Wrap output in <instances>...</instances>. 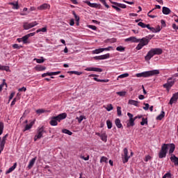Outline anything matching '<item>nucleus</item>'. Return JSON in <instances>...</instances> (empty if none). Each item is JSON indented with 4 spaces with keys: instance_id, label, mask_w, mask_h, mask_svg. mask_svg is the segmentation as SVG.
Instances as JSON below:
<instances>
[{
    "instance_id": "6ab92c4d",
    "label": "nucleus",
    "mask_w": 178,
    "mask_h": 178,
    "mask_svg": "<svg viewBox=\"0 0 178 178\" xmlns=\"http://www.w3.org/2000/svg\"><path fill=\"white\" fill-rule=\"evenodd\" d=\"M17 166V163H15L13 164V165L12 167H10L6 172V175H9V173H12V172H13V170H15L16 169Z\"/></svg>"
},
{
    "instance_id": "680f3d73",
    "label": "nucleus",
    "mask_w": 178,
    "mask_h": 178,
    "mask_svg": "<svg viewBox=\"0 0 178 178\" xmlns=\"http://www.w3.org/2000/svg\"><path fill=\"white\" fill-rule=\"evenodd\" d=\"M88 29H91V30H94V31L97 30V26L94 25H88Z\"/></svg>"
},
{
    "instance_id": "f257e3e1",
    "label": "nucleus",
    "mask_w": 178,
    "mask_h": 178,
    "mask_svg": "<svg viewBox=\"0 0 178 178\" xmlns=\"http://www.w3.org/2000/svg\"><path fill=\"white\" fill-rule=\"evenodd\" d=\"M175 149H176V145H175V143H163L161 145V149L159 152V158L160 159H163V158H166L168 151H169L170 154H172L173 152H175Z\"/></svg>"
},
{
    "instance_id": "774afa93",
    "label": "nucleus",
    "mask_w": 178,
    "mask_h": 178,
    "mask_svg": "<svg viewBox=\"0 0 178 178\" xmlns=\"http://www.w3.org/2000/svg\"><path fill=\"white\" fill-rule=\"evenodd\" d=\"M172 29L174 30H178V26L176 24H172Z\"/></svg>"
},
{
    "instance_id": "c03bdc74",
    "label": "nucleus",
    "mask_w": 178,
    "mask_h": 178,
    "mask_svg": "<svg viewBox=\"0 0 178 178\" xmlns=\"http://www.w3.org/2000/svg\"><path fill=\"white\" fill-rule=\"evenodd\" d=\"M1 70H5L9 72V66L1 65Z\"/></svg>"
},
{
    "instance_id": "603ef678",
    "label": "nucleus",
    "mask_w": 178,
    "mask_h": 178,
    "mask_svg": "<svg viewBox=\"0 0 178 178\" xmlns=\"http://www.w3.org/2000/svg\"><path fill=\"white\" fill-rule=\"evenodd\" d=\"M36 113L41 115V113H45V110L42 109V108H40L36 110Z\"/></svg>"
},
{
    "instance_id": "69168bd1",
    "label": "nucleus",
    "mask_w": 178,
    "mask_h": 178,
    "mask_svg": "<svg viewBox=\"0 0 178 178\" xmlns=\"http://www.w3.org/2000/svg\"><path fill=\"white\" fill-rule=\"evenodd\" d=\"M161 24L162 27H166V22H165V20L161 19Z\"/></svg>"
},
{
    "instance_id": "473e14b6",
    "label": "nucleus",
    "mask_w": 178,
    "mask_h": 178,
    "mask_svg": "<svg viewBox=\"0 0 178 178\" xmlns=\"http://www.w3.org/2000/svg\"><path fill=\"white\" fill-rule=\"evenodd\" d=\"M140 124H141V126H144L145 124H148V118H143Z\"/></svg>"
},
{
    "instance_id": "338daca9",
    "label": "nucleus",
    "mask_w": 178,
    "mask_h": 178,
    "mask_svg": "<svg viewBox=\"0 0 178 178\" xmlns=\"http://www.w3.org/2000/svg\"><path fill=\"white\" fill-rule=\"evenodd\" d=\"M17 101V98H14L13 100L12 101L11 104H10V106H13V105H15V104H16Z\"/></svg>"
},
{
    "instance_id": "13d9d810",
    "label": "nucleus",
    "mask_w": 178,
    "mask_h": 178,
    "mask_svg": "<svg viewBox=\"0 0 178 178\" xmlns=\"http://www.w3.org/2000/svg\"><path fill=\"white\" fill-rule=\"evenodd\" d=\"M60 71L58 72H50V76H56L57 74H60Z\"/></svg>"
},
{
    "instance_id": "bb28decb",
    "label": "nucleus",
    "mask_w": 178,
    "mask_h": 178,
    "mask_svg": "<svg viewBox=\"0 0 178 178\" xmlns=\"http://www.w3.org/2000/svg\"><path fill=\"white\" fill-rule=\"evenodd\" d=\"M9 5H12L13 9H19V2L16 1L15 3L11 2Z\"/></svg>"
},
{
    "instance_id": "58836bf2",
    "label": "nucleus",
    "mask_w": 178,
    "mask_h": 178,
    "mask_svg": "<svg viewBox=\"0 0 178 178\" xmlns=\"http://www.w3.org/2000/svg\"><path fill=\"white\" fill-rule=\"evenodd\" d=\"M70 73L71 74H76V76H81V74H83V72L79 71H71Z\"/></svg>"
},
{
    "instance_id": "2f4dec72",
    "label": "nucleus",
    "mask_w": 178,
    "mask_h": 178,
    "mask_svg": "<svg viewBox=\"0 0 178 178\" xmlns=\"http://www.w3.org/2000/svg\"><path fill=\"white\" fill-rule=\"evenodd\" d=\"M83 119H86V116L84 115H81L79 117L76 118V120H78V123H81Z\"/></svg>"
},
{
    "instance_id": "c9c22d12",
    "label": "nucleus",
    "mask_w": 178,
    "mask_h": 178,
    "mask_svg": "<svg viewBox=\"0 0 178 178\" xmlns=\"http://www.w3.org/2000/svg\"><path fill=\"white\" fill-rule=\"evenodd\" d=\"M72 15L75 17L76 22H80V17H79L78 15L76 14V12L74 10L72 11Z\"/></svg>"
},
{
    "instance_id": "f03ea898",
    "label": "nucleus",
    "mask_w": 178,
    "mask_h": 178,
    "mask_svg": "<svg viewBox=\"0 0 178 178\" xmlns=\"http://www.w3.org/2000/svg\"><path fill=\"white\" fill-rule=\"evenodd\" d=\"M66 118H67L66 113H60L56 117L51 118L49 124L51 126H58V122H60V120H63V119H66Z\"/></svg>"
},
{
    "instance_id": "a878e982",
    "label": "nucleus",
    "mask_w": 178,
    "mask_h": 178,
    "mask_svg": "<svg viewBox=\"0 0 178 178\" xmlns=\"http://www.w3.org/2000/svg\"><path fill=\"white\" fill-rule=\"evenodd\" d=\"M149 30L150 31H152V33H159V31H161V27L160 26H158L157 28L152 27Z\"/></svg>"
},
{
    "instance_id": "bf43d9fd",
    "label": "nucleus",
    "mask_w": 178,
    "mask_h": 178,
    "mask_svg": "<svg viewBox=\"0 0 178 178\" xmlns=\"http://www.w3.org/2000/svg\"><path fill=\"white\" fill-rule=\"evenodd\" d=\"M144 105L145 106V107H143V109L145 111H148V109H149V104L148 103H144Z\"/></svg>"
},
{
    "instance_id": "39448f33",
    "label": "nucleus",
    "mask_w": 178,
    "mask_h": 178,
    "mask_svg": "<svg viewBox=\"0 0 178 178\" xmlns=\"http://www.w3.org/2000/svg\"><path fill=\"white\" fill-rule=\"evenodd\" d=\"M111 3L113 4L112 8L113 9H115L117 12H121L122 9H126L127 8V6L126 4L115 2V1H111ZM120 8L122 9H120Z\"/></svg>"
},
{
    "instance_id": "5fc2aeb1",
    "label": "nucleus",
    "mask_w": 178,
    "mask_h": 178,
    "mask_svg": "<svg viewBox=\"0 0 178 178\" xmlns=\"http://www.w3.org/2000/svg\"><path fill=\"white\" fill-rule=\"evenodd\" d=\"M143 47L144 46L139 42V44L136 46V49H137V51H140V49H143Z\"/></svg>"
},
{
    "instance_id": "79ce46f5",
    "label": "nucleus",
    "mask_w": 178,
    "mask_h": 178,
    "mask_svg": "<svg viewBox=\"0 0 178 178\" xmlns=\"http://www.w3.org/2000/svg\"><path fill=\"white\" fill-rule=\"evenodd\" d=\"M106 111L108 112H111V111H113V106L112 104H108L107 105V108H106Z\"/></svg>"
},
{
    "instance_id": "f704fd0d",
    "label": "nucleus",
    "mask_w": 178,
    "mask_h": 178,
    "mask_svg": "<svg viewBox=\"0 0 178 178\" xmlns=\"http://www.w3.org/2000/svg\"><path fill=\"white\" fill-rule=\"evenodd\" d=\"M154 10H155V8H153L152 10H151L147 13L148 17H151V19H155V17H156V15H149V14L152 13V12H154Z\"/></svg>"
},
{
    "instance_id": "ddd939ff",
    "label": "nucleus",
    "mask_w": 178,
    "mask_h": 178,
    "mask_svg": "<svg viewBox=\"0 0 178 178\" xmlns=\"http://www.w3.org/2000/svg\"><path fill=\"white\" fill-rule=\"evenodd\" d=\"M140 42V40L134 36L129 37L125 39V42Z\"/></svg>"
},
{
    "instance_id": "0e129e2a",
    "label": "nucleus",
    "mask_w": 178,
    "mask_h": 178,
    "mask_svg": "<svg viewBox=\"0 0 178 178\" xmlns=\"http://www.w3.org/2000/svg\"><path fill=\"white\" fill-rule=\"evenodd\" d=\"M4 148H5V143H0V151L1 152L3 151Z\"/></svg>"
},
{
    "instance_id": "0eeeda50",
    "label": "nucleus",
    "mask_w": 178,
    "mask_h": 178,
    "mask_svg": "<svg viewBox=\"0 0 178 178\" xmlns=\"http://www.w3.org/2000/svg\"><path fill=\"white\" fill-rule=\"evenodd\" d=\"M124 154H122V159L123 163H127L129 162V159H130V156H129V149L127 147L124 149Z\"/></svg>"
},
{
    "instance_id": "4468645a",
    "label": "nucleus",
    "mask_w": 178,
    "mask_h": 178,
    "mask_svg": "<svg viewBox=\"0 0 178 178\" xmlns=\"http://www.w3.org/2000/svg\"><path fill=\"white\" fill-rule=\"evenodd\" d=\"M140 42L143 47H145V45H148L149 44V42L147 40L146 38H143L141 39H138Z\"/></svg>"
},
{
    "instance_id": "a18cd8bd",
    "label": "nucleus",
    "mask_w": 178,
    "mask_h": 178,
    "mask_svg": "<svg viewBox=\"0 0 178 178\" xmlns=\"http://www.w3.org/2000/svg\"><path fill=\"white\" fill-rule=\"evenodd\" d=\"M116 94L120 97H124L126 95V91L117 92Z\"/></svg>"
},
{
    "instance_id": "37998d69",
    "label": "nucleus",
    "mask_w": 178,
    "mask_h": 178,
    "mask_svg": "<svg viewBox=\"0 0 178 178\" xmlns=\"http://www.w3.org/2000/svg\"><path fill=\"white\" fill-rule=\"evenodd\" d=\"M163 87L164 88H166V90H168V91H169V90H170V88H172V86L167 82L166 83H165Z\"/></svg>"
},
{
    "instance_id": "de8ad7c7",
    "label": "nucleus",
    "mask_w": 178,
    "mask_h": 178,
    "mask_svg": "<svg viewBox=\"0 0 178 178\" xmlns=\"http://www.w3.org/2000/svg\"><path fill=\"white\" fill-rule=\"evenodd\" d=\"M154 37H155V35H147V36H146L145 38L149 42V41H151V40H152V38H154Z\"/></svg>"
},
{
    "instance_id": "a19ab883",
    "label": "nucleus",
    "mask_w": 178,
    "mask_h": 178,
    "mask_svg": "<svg viewBox=\"0 0 178 178\" xmlns=\"http://www.w3.org/2000/svg\"><path fill=\"white\" fill-rule=\"evenodd\" d=\"M22 42H24V44H27V40H29V36L27 35H26L22 38Z\"/></svg>"
},
{
    "instance_id": "9d476101",
    "label": "nucleus",
    "mask_w": 178,
    "mask_h": 178,
    "mask_svg": "<svg viewBox=\"0 0 178 178\" xmlns=\"http://www.w3.org/2000/svg\"><path fill=\"white\" fill-rule=\"evenodd\" d=\"M86 72H98L99 73H101L103 72V70L102 68L98 67H89L85 69Z\"/></svg>"
},
{
    "instance_id": "864d4df0",
    "label": "nucleus",
    "mask_w": 178,
    "mask_h": 178,
    "mask_svg": "<svg viewBox=\"0 0 178 178\" xmlns=\"http://www.w3.org/2000/svg\"><path fill=\"white\" fill-rule=\"evenodd\" d=\"M172 178V174L170 172L165 173L162 178Z\"/></svg>"
},
{
    "instance_id": "f3484780",
    "label": "nucleus",
    "mask_w": 178,
    "mask_h": 178,
    "mask_svg": "<svg viewBox=\"0 0 178 178\" xmlns=\"http://www.w3.org/2000/svg\"><path fill=\"white\" fill-rule=\"evenodd\" d=\"M35 161H37V156L33 158L30 161L27 166L28 169H31L33 166H34V163H35Z\"/></svg>"
},
{
    "instance_id": "49530a36",
    "label": "nucleus",
    "mask_w": 178,
    "mask_h": 178,
    "mask_svg": "<svg viewBox=\"0 0 178 178\" xmlns=\"http://www.w3.org/2000/svg\"><path fill=\"white\" fill-rule=\"evenodd\" d=\"M101 3H103L105 7L107 8V9H109V5L106 3V0H99Z\"/></svg>"
},
{
    "instance_id": "4be33fe9",
    "label": "nucleus",
    "mask_w": 178,
    "mask_h": 178,
    "mask_svg": "<svg viewBox=\"0 0 178 178\" xmlns=\"http://www.w3.org/2000/svg\"><path fill=\"white\" fill-rule=\"evenodd\" d=\"M171 12L172 10H170L169 8L165 6L163 7L162 13H163V15H170Z\"/></svg>"
},
{
    "instance_id": "1a4fd4ad",
    "label": "nucleus",
    "mask_w": 178,
    "mask_h": 178,
    "mask_svg": "<svg viewBox=\"0 0 178 178\" xmlns=\"http://www.w3.org/2000/svg\"><path fill=\"white\" fill-rule=\"evenodd\" d=\"M95 135L100 137L102 141H104V143H106V141H108V135H106V132H103L102 134H100L99 132H96Z\"/></svg>"
},
{
    "instance_id": "a211bd4d",
    "label": "nucleus",
    "mask_w": 178,
    "mask_h": 178,
    "mask_svg": "<svg viewBox=\"0 0 178 178\" xmlns=\"http://www.w3.org/2000/svg\"><path fill=\"white\" fill-rule=\"evenodd\" d=\"M35 70H37V72H44V70H47V67L40 65H38L35 67Z\"/></svg>"
},
{
    "instance_id": "ea45409f",
    "label": "nucleus",
    "mask_w": 178,
    "mask_h": 178,
    "mask_svg": "<svg viewBox=\"0 0 178 178\" xmlns=\"http://www.w3.org/2000/svg\"><path fill=\"white\" fill-rule=\"evenodd\" d=\"M117 115L118 116H122V107L120 106L117 107Z\"/></svg>"
},
{
    "instance_id": "3c124183",
    "label": "nucleus",
    "mask_w": 178,
    "mask_h": 178,
    "mask_svg": "<svg viewBox=\"0 0 178 178\" xmlns=\"http://www.w3.org/2000/svg\"><path fill=\"white\" fill-rule=\"evenodd\" d=\"M36 62L37 63H44V62H45V60H44V58H36Z\"/></svg>"
},
{
    "instance_id": "7ed1b4c3",
    "label": "nucleus",
    "mask_w": 178,
    "mask_h": 178,
    "mask_svg": "<svg viewBox=\"0 0 178 178\" xmlns=\"http://www.w3.org/2000/svg\"><path fill=\"white\" fill-rule=\"evenodd\" d=\"M159 70H153L150 71H145L141 73L136 74V77H151L152 76H156L159 74Z\"/></svg>"
},
{
    "instance_id": "e2e57ef3",
    "label": "nucleus",
    "mask_w": 178,
    "mask_h": 178,
    "mask_svg": "<svg viewBox=\"0 0 178 178\" xmlns=\"http://www.w3.org/2000/svg\"><path fill=\"white\" fill-rule=\"evenodd\" d=\"M111 49H113V47H111V46H109V47H108L103 48V51H111Z\"/></svg>"
},
{
    "instance_id": "6e6552de",
    "label": "nucleus",
    "mask_w": 178,
    "mask_h": 178,
    "mask_svg": "<svg viewBox=\"0 0 178 178\" xmlns=\"http://www.w3.org/2000/svg\"><path fill=\"white\" fill-rule=\"evenodd\" d=\"M127 116L128 118H129V120L128 122V123L127 124V127H133V126H134V124H136L134 123V120H133V114H131V113H127Z\"/></svg>"
},
{
    "instance_id": "4d7b16f0",
    "label": "nucleus",
    "mask_w": 178,
    "mask_h": 178,
    "mask_svg": "<svg viewBox=\"0 0 178 178\" xmlns=\"http://www.w3.org/2000/svg\"><path fill=\"white\" fill-rule=\"evenodd\" d=\"M13 48H14V49H20V48H22V46H19V44H13Z\"/></svg>"
},
{
    "instance_id": "09e8293b",
    "label": "nucleus",
    "mask_w": 178,
    "mask_h": 178,
    "mask_svg": "<svg viewBox=\"0 0 178 178\" xmlns=\"http://www.w3.org/2000/svg\"><path fill=\"white\" fill-rule=\"evenodd\" d=\"M126 77H129V73H124L118 76V79H124Z\"/></svg>"
},
{
    "instance_id": "6e6d98bb",
    "label": "nucleus",
    "mask_w": 178,
    "mask_h": 178,
    "mask_svg": "<svg viewBox=\"0 0 178 178\" xmlns=\"http://www.w3.org/2000/svg\"><path fill=\"white\" fill-rule=\"evenodd\" d=\"M145 24H144L142 22H140L138 23V26H139L140 27H142V29H145Z\"/></svg>"
},
{
    "instance_id": "393cba45",
    "label": "nucleus",
    "mask_w": 178,
    "mask_h": 178,
    "mask_svg": "<svg viewBox=\"0 0 178 178\" xmlns=\"http://www.w3.org/2000/svg\"><path fill=\"white\" fill-rule=\"evenodd\" d=\"M165 118V111H162L161 114L159 115L156 119V120H162Z\"/></svg>"
},
{
    "instance_id": "aec40b11",
    "label": "nucleus",
    "mask_w": 178,
    "mask_h": 178,
    "mask_svg": "<svg viewBox=\"0 0 178 178\" xmlns=\"http://www.w3.org/2000/svg\"><path fill=\"white\" fill-rule=\"evenodd\" d=\"M23 28L24 30H30V29H33V26L31 25V23L24 22Z\"/></svg>"
},
{
    "instance_id": "052dcab7",
    "label": "nucleus",
    "mask_w": 178,
    "mask_h": 178,
    "mask_svg": "<svg viewBox=\"0 0 178 178\" xmlns=\"http://www.w3.org/2000/svg\"><path fill=\"white\" fill-rule=\"evenodd\" d=\"M152 159V157L149 155H147L145 156V162H148V161H151Z\"/></svg>"
},
{
    "instance_id": "72a5a7b5",
    "label": "nucleus",
    "mask_w": 178,
    "mask_h": 178,
    "mask_svg": "<svg viewBox=\"0 0 178 178\" xmlns=\"http://www.w3.org/2000/svg\"><path fill=\"white\" fill-rule=\"evenodd\" d=\"M47 26L44 27V28H42V29H39L36 31V33H47Z\"/></svg>"
},
{
    "instance_id": "9b49d317",
    "label": "nucleus",
    "mask_w": 178,
    "mask_h": 178,
    "mask_svg": "<svg viewBox=\"0 0 178 178\" xmlns=\"http://www.w3.org/2000/svg\"><path fill=\"white\" fill-rule=\"evenodd\" d=\"M84 3H86L90 8H101V4H98L97 3H91L89 1H83Z\"/></svg>"
},
{
    "instance_id": "2eb2a0df",
    "label": "nucleus",
    "mask_w": 178,
    "mask_h": 178,
    "mask_svg": "<svg viewBox=\"0 0 178 178\" xmlns=\"http://www.w3.org/2000/svg\"><path fill=\"white\" fill-rule=\"evenodd\" d=\"M115 124L118 129H123V124H122L120 119L116 118L115 120Z\"/></svg>"
},
{
    "instance_id": "5701e85b",
    "label": "nucleus",
    "mask_w": 178,
    "mask_h": 178,
    "mask_svg": "<svg viewBox=\"0 0 178 178\" xmlns=\"http://www.w3.org/2000/svg\"><path fill=\"white\" fill-rule=\"evenodd\" d=\"M177 97L175 95H173L170 100V105H173V104H176L177 102Z\"/></svg>"
},
{
    "instance_id": "cd10ccee",
    "label": "nucleus",
    "mask_w": 178,
    "mask_h": 178,
    "mask_svg": "<svg viewBox=\"0 0 178 178\" xmlns=\"http://www.w3.org/2000/svg\"><path fill=\"white\" fill-rule=\"evenodd\" d=\"M102 60H104L105 59H109L111 58V54L109 53L106 54L104 55L100 56Z\"/></svg>"
},
{
    "instance_id": "f8f14e48",
    "label": "nucleus",
    "mask_w": 178,
    "mask_h": 178,
    "mask_svg": "<svg viewBox=\"0 0 178 178\" xmlns=\"http://www.w3.org/2000/svg\"><path fill=\"white\" fill-rule=\"evenodd\" d=\"M47 9H51V5L43 3L38 7V10H47Z\"/></svg>"
},
{
    "instance_id": "c756f323",
    "label": "nucleus",
    "mask_w": 178,
    "mask_h": 178,
    "mask_svg": "<svg viewBox=\"0 0 178 178\" xmlns=\"http://www.w3.org/2000/svg\"><path fill=\"white\" fill-rule=\"evenodd\" d=\"M107 129H112V126H113V123L110 120H106Z\"/></svg>"
},
{
    "instance_id": "412c9836",
    "label": "nucleus",
    "mask_w": 178,
    "mask_h": 178,
    "mask_svg": "<svg viewBox=\"0 0 178 178\" xmlns=\"http://www.w3.org/2000/svg\"><path fill=\"white\" fill-rule=\"evenodd\" d=\"M128 104H129V105H134V106H137V107L140 106L138 105V104H140V102L133 100V99H129L128 102Z\"/></svg>"
},
{
    "instance_id": "b1692460",
    "label": "nucleus",
    "mask_w": 178,
    "mask_h": 178,
    "mask_svg": "<svg viewBox=\"0 0 178 178\" xmlns=\"http://www.w3.org/2000/svg\"><path fill=\"white\" fill-rule=\"evenodd\" d=\"M175 82H176V79H173V77L168 78L167 81V83H168L171 86V87H173Z\"/></svg>"
},
{
    "instance_id": "423d86ee",
    "label": "nucleus",
    "mask_w": 178,
    "mask_h": 178,
    "mask_svg": "<svg viewBox=\"0 0 178 178\" xmlns=\"http://www.w3.org/2000/svg\"><path fill=\"white\" fill-rule=\"evenodd\" d=\"M44 133H47V131L44 130V127H38L37 129V134L34 136V141L42 138V137H44Z\"/></svg>"
},
{
    "instance_id": "e433bc0d",
    "label": "nucleus",
    "mask_w": 178,
    "mask_h": 178,
    "mask_svg": "<svg viewBox=\"0 0 178 178\" xmlns=\"http://www.w3.org/2000/svg\"><path fill=\"white\" fill-rule=\"evenodd\" d=\"M105 162V163H108V158H106V156H102L101 159H100V163H102Z\"/></svg>"
},
{
    "instance_id": "4c0bfd02",
    "label": "nucleus",
    "mask_w": 178,
    "mask_h": 178,
    "mask_svg": "<svg viewBox=\"0 0 178 178\" xmlns=\"http://www.w3.org/2000/svg\"><path fill=\"white\" fill-rule=\"evenodd\" d=\"M3 128H4L3 122H0V136H2V133H3Z\"/></svg>"
},
{
    "instance_id": "8fccbe9b",
    "label": "nucleus",
    "mask_w": 178,
    "mask_h": 178,
    "mask_svg": "<svg viewBox=\"0 0 178 178\" xmlns=\"http://www.w3.org/2000/svg\"><path fill=\"white\" fill-rule=\"evenodd\" d=\"M116 50L119 52H123L124 51V47L123 46H119L116 48Z\"/></svg>"
},
{
    "instance_id": "20e7f679",
    "label": "nucleus",
    "mask_w": 178,
    "mask_h": 178,
    "mask_svg": "<svg viewBox=\"0 0 178 178\" xmlns=\"http://www.w3.org/2000/svg\"><path fill=\"white\" fill-rule=\"evenodd\" d=\"M162 54V49L155 48L152 49L149 51L147 55L145 57V60H149L154 55H161Z\"/></svg>"
},
{
    "instance_id": "7c9ffc66",
    "label": "nucleus",
    "mask_w": 178,
    "mask_h": 178,
    "mask_svg": "<svg viewBox=\"0 0 178 178\" xmlns=\"http://www.w3.org/2000/svg\"><path fill=\"white\" fill-rule=\"evenodd\" d=\"M62 133H63L64 134H67L68 136H72V134H73V132L66 129H63Z\"/></svg>"
},
{
    "instance_id": "c85d7f7f",
    "label": "nucleus",
    "mask_w": 178,
    "mask_h": 178,
    "mask_svg": "<svg viewBox=\"0 0 178 178\" xmlns=\"http://www.w3.org/2000/svg\"><path fill=\"white\" fill-rule=\"evenodd\" d=\"M102 52H104V48H99V49H96L95 50L92 51V54H101Z\"/></svg>"
},
{
    "instance_id": "dca6fc26",
    "label": "nucleus",
    "mask_w": 178,
    "mask_h": 178,
    "mask_svg": "<svg viewBox=\"0 0 178 178\" xmlns=\"http://www.w3.org/2000/svg\"><path fill=\"white\" fill-rule=\"evenodd\" d=\"M34 121H31L29 124H26L23 131H27V130H30V129H31L33 126H34Z\"/></svg>"
}]
</instances>
